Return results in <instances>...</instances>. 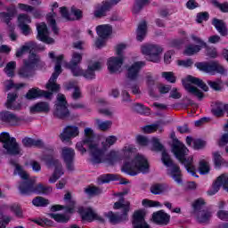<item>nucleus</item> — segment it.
Here are the masks:
<instances>
[{"label": "nucleus", "instance_id": "obj_15", "mask_svg": "<svg viewBox=\"0 0 228 228\" xmlns=\"http://www.w3.org/2000/svg\"><path fill=\"white\" fill-rule=\"evenodd\" d=\"M222 186L224 190L228 192V174H222L216 178L212 188L208 191V195L210 197L216 195V193L220 191V188H222Z\"/></svg>", "mask_w": 228, "mask_h": 228}, {"label": "nucleus", "instance_id": "obj_63", "mask_svg": "<svg viewBox=\"0 0 228 228\" xmlns=\"http://www.w3.org/2000/svg\"><path fill=\"white\" fill-rule=\"evenodd\" d=\"M192 147L195 151H200V149H204L206 147V141L196 139L193 141Z\"/></svg>", "mask_w": 228, "mask_h": 228}, {"label": "nucleus", "instance_id": "obj_60", "mask_svg": "<svg viewBox=\"0 0 228 228\" xmlns=\"http://www.w3.org/2000/svg\"><path fill=\"white\" fill-rule=\"evenodd\" d=\"M162 77H164V79H166V81H167L168 83H175V76L174 75V72H167L164 71L161 73Z\"/></svg>", "mask_w": 228, "mask_h": 228}, {"label": "nucleus", "instance_id": "obj_28", "mask_svg": "<svg viewBox=\"0 0 228 228\" xmlns=\"http://www.w3.org/2000/svg\"><path fill=\"white\" fill-rule=\"evenodd\" d=\"M19 97V94L17 92L14 93H9L7 94V101L4 103L5 108H7V110H20V103L17 102V99Z\"/></svg>", "mask_w": 228, "mask_h": 228}, {"label": "nucleus", "instance_id": "obj_42", "mask_svg": "<svg viewBox=\"0 0 228 228\" xmlns=\"http://www.w3.org/2000/svg\"><path fill=\"white\" fill-rule=\"evenodd\" d=\"M205 204L206 203L202 199L195 200L194 203L192 204L193 211L191 212V216L193 215H197V213H201V211H206V209H204Z\"/></svg>", "mask_w": 228, "mask_h": 228}, {"label": "nucleus", "instance_id": "obj_47", "mask_svg": "<svg viewBox=\"0 0 228 228\" xmlns=\"http://www.w3.org/2000/svg\"><path fill=\"white\" fill-rule=\"evenodd\" d=\"M132 110L140 115H145V113H149V108L145 107L142 103H134L132 105Z\"/></svg>", "mask_w": 228, "mask_h": 228}, {"label": "nucleus", "instance_id": "obj_32", "mask_svg": "<svg viewBox=\"0 0 228 228\" xmlns=\"http://www.w3.org/2000/svg\"><path fill=\"white\" fill-rule=\"evenodd\" d=\"M172 188L167 183H155L151 186V192L153 195H161V193H167L170 191Z\"/></svg>", "mask_w": 228, "mask_h": 228}, {"label": "nucleus", "instance_id": "obj_11", "mask_svg": "<svg viewBox=\"0 0 228 228\" xmlns=\"http://www.w3.org/2000/svg\"><path fill=\"white\" fill-rule=\"evenodd\" d=\"M38 63V56L35 53H30L28 56V60L24 61V67L20 68L18 70V75L20 77H29L33 76V70H35V67Z\"/></svg>", "mask_w": 228, "mask_h": 228}, {"label": "nucleus", "instance_id": "obj_1", "mask_svg": "<svg viewBox=\"0 0 228 228\" xmlns=\"http://www.w3.org/2000/svg\"><path fill=\"white\" fill-rule=\"evenodd\" d=\"M84 140L76 144V149L82 154L86 152V148L90 152L91 162L93 165H99V163H108V165H114L118 159V152L110 151L104 158V151L99 147V144L94 142V130L86 127L84 130Z\"/></svg>", "mask_w": 228, "mask_h": 228}, {"label": "nucleus", "instance_id": "obj_53", "mask_svg": "<svg viewBox=\"0 0 228 228\" xmlns=\"http://www.w3.org/2000/svg\"><path fill=\"white\" fill-rule=\"evenodd\" d=\"M27 86L26 84L20 83V84H15L13 83V80H8L5 83V90H12V88H15L16 90H20V88H24Z\"/></svg>", "mask_w": 228, "mask_h": 228}, {"label": "nucleus", "instance_id": "obj_54", "mask_svg": "<svg viewBox=\"0 0 228 228\" xmlns=\"http://www.w3.org/2000/svg\"><path fill=\"white\" fill-rule=\"evenodd\" d=\"M32 45V43H27L25 45L21 46L20 49L16 52V57L20 58V56H22L25 53L31 51Z\"/></svg>", "mask_w": 228, "mask_h": 228}, {"label": "nucleus", "instance_id": "obj_45", "mask_svg": "<svg viewBox=\"0 0 228 228\" xmlns=\"http://www.w3.org/2000/svg\"><path fill=\"white\" fill-rule=\"evenodd\" d=\"M17 67V62L10 61L4 68V72L8 77H13L15 76V69Z\"/></svg>", "mask_w": 228, "mask_h": 228}, {"label": "nucleus", "instance_id": "obj_31", "mask_svg": "<svg viewBox=\"0 0 228 228\" xmlns=\"http://www.w3.org/2000/svg\"><path fill=\"white\" fill-rule=\"evenodd\" d=\"M102 64L101 62H94L93 64L89 65L87 67V69L86 71H83V77L86 79H95V71L96 70H101L102 69Z\"/></svg>", "mask_w": 228, "mask_h": 228}, {"label": "nucleus", "instance_id": "obj_48", "mask_svg": "<svg viewBox=\"0 0 228 228\" xmlns=\"http://www.w3.org/2000/svg\"><path fill=\"white\" fill-rule=\"evenodd\" d=\"M111 181H117V175H115L113 174H107V175H101L98 178L99 184H104V183H110Z\"/></svg>", "mask_w": 228, "mask_h": 228}, {"label": "nucleus", "instance_id": "obj_35", "mask_svg": "<svg viewBox=\"0 0 228 228\" xmlns=\"http://www.w3.org/2000/svg\"><path fill=\"white\" fill-rule=\"evenodd\" d=\"M145 37H147V22L142 21L137 27L136 38L138 42H142Z\"/></svg>", "mask_w": 228, "mask_h": 228}, {"label": "nucleus", "instance_id": "obj_30", "mask_svg": "<svg viewBox=\"0 0 228 228\" xmlns=\"http://www.w3.org/2000/svg\"><path fill=\"white\" fill-rule=\"evenodd\" d=\"M29 111L32 115H35V113H49L51 111V106L47 102H39L30 106Z\"/></svg>", "mask_w": 228, "mask_h": 228}, {"label": "nucleus", "instance_id": "obj_59", "mask_svg": "<svg viewBox=\"0 0 228 228\" xmlns=\"http://www.w3.org/2000/svg\"><path fill=\"white\" fill-rule=\"evenodd\" d=\"M31 18L26 13H21L18 16V24H30Z\"/></svg>", "mask_w": 228, "mask_h": 228}, {"label": "nucleus", "instance_id": "obj_14", "mask_svg": "<svg viewBox=\"0 0 228 228\" xmlns=\"http://www.w3.org/2000/svg\"><path fill=\"white\" fill-rule=\"evenodd\" d=\"M61 158L63 159L67 170L74 172V159L76 158V151L72 148L63 147L61 151Z\"/></svg>", "mask_w": 228, "mask_h": 228}, {"label": "nucleus", "instance_id": "obj_21", "mask_svg": "<svg viewBox=\"0 0 228 228\" xmlns=\"http://www.w3.org/2000/svg\"><path fill=\"white\" fill-rule=\"evenodd\" d=\"M53 93L41 90L38 87H34L28 91L25 97L28 99V101H33L35 99H40L41 97H45V99H50Z\"/></svg>", "mask_w": 228, "mask_h": 228}, {"label": "nucleus", "instance_id": "obj_58", "mask_svg": "<svg viewBox=\"0 0 228 228\" xmlns=\"http://www.w3.org/2000/svg\"><path fill=\"white\" fill-rule=\"evenodd\" d=\"M70 13L74 15L75 20H81L83 19V11L77 9L76 6L71 7Z\"/></svg>", "mask_w": 228, "mask_h": 228}, {"label": "nucleus", "instance_id": "obj_51", "mask_svg": "<svg viewBox=\"0 0 228 228\" xmlns=\"http://www.w3.org/2000/svg\"><path fill=\"white\" fill-rule=\"evenodd\" d=\"M68 69L71 70V73L75 77H78L79 76H83V69L79 66V64L77 65H67Z\"/></svg>", "mask_w": 228, "mask_h": 228}, {"label": "nucleus", "instance_id": "obj_20", "mask_svg": "<svg viewBox=\"0 0 228 228\" xmlns=\"http://www.w3.org/2000/svg\"><path fill=\"white\" fill-rule=\"evenodd\" d=\"M133 228H151V225L145 222V210H137L134 213Z\"/></svg>", "mask_w": 228, "mask_h": 228}, {"label": "nucleus", "instance_id": "obj_8", "mask_svg": "<svg viewBox=\"0 0 228 228\" xmlns=\"http://www.w3.org/2000/svg\"><path fill=\"white\" fill-rule=\"evenodd\" d=\"M41 159L42 161H45L48 168H53V167H54L53 174L49 178V183L53 184V183H56V181L63 175V166L58 159H54L53 154H45Z\"/></svg>", "mask_w": 228, "mask_h": 228}, {"label": "nucleus", "instance_id": "obj_13", "mask_svg": "<svg viewBox=\"0 0 228 228\" xmlns=\"http://www.w3.org/2000/svg\"><path fill=\"white\" fill-rule=\"evenodd\" d=\"M142 53L146 56L148 61L159 63V54L163 53V49L158 45H144L142 46Z\"/></svg>", "mask_w": 228, "mask_h": 228}, {"label": "nucleus", "instance_id": "obj_23", "mask_svg": "<svg viewBox=\"0 0 228 228\" xmlns=\"http://www.w3.org/2000/svg\"><path fill=\"white\" fill-rule=\"evenodd\" d=\"M79 136V128L76 126H67L60 134L61 142H70V138Z\"/></svg>", "mask_w": 228, "mask_h": 228}, {"label": "nucleus", "instance_id": "obj_41", "mask_svg": "<svg viewBox=\"0 0 228 228\" xmlns=\"http://www.w3.org/2000/svg\"><path fill=\"white\" fill-rule=\"evenodd\" d=\"M224 103L222 102H216L212 105V113L215 115V117H222L224 115Z\"/></svg>", "mask_w": 228, "mask_h": 228}, {"label": "nucleus", "instance_id": "obj_39", "mask_svg": "<svg viewBox=\"0 0 228 228\" xmlns=\"http://www.w3.org/2000/svg\"><path fill=\"white\" fill-rule=\"evenodd\" d=\"M118 141V138L115 135H109L105 138V141L102 142V151H108L112 145H115L117 142Z\"/></svg>", "mask_w": 228, "mask_h": 228}, {"label": "nucleus", "instance_id": "obj_25", "mask_svg": "<svg viewBox=\"0 0 228 228\" xmlns=\"http://www.w3.org/2000/svg\"><path fill=\"white\" fill-rule=\"evenodd\" d=\"M0 120L1 122L6 124L7 126H17L19 120L20 119L19 118V117H17V115L8 110H5L0 112Z\"/></svg>", "mask_w": 228, "mask_h": 228}, {"label": "nucleus", "instance_id": "obj_40", "mask_svg": "<svg viewBox=\"0 0 228 228\" xmlns=\"http://www.w3.org/2000/svg\"><path fill=\"white\" fill-rule=\"evenodd\" d=\"M22 144L24 147H42L44 145V142L42 140H35L30 137H25L22 139Z\"/></svg>", "mask_w": 228, "mask_h": 228}, {"label": "nucleus", "instance_id": "obj_16", "mask_svg": "<svg viewBox=\"0 0 228 228\" xmlns=\"http://www.w3.org/2000/svg\"><path fill=\"white\" fill-rule=\"evenodd\" d=\"M64 202H66V206L53 205L51 208V211H60L61 209H65L66 213H74L76 201L72 199V194H70V192L64 195Z\"/></svg>", "mask_w": 228, "mask_h": 228}, {"label": "nucleus", "instance_id": "obj_57", "mask_svg": "<svg viewBox=\"0 0 228 228\" xmlns=\"http://www.w3.org/2000/svg\"><path fill=\"white\" fill-rule=\"evenodd\" d=\"M213 159L216 167L217 168H220L222 167V163L224 161V159L222 158V155L218 151L213 152Z\"/></svg>", "mask_w": 228, "mask_h": 228}, {"label": "nucleus", "instance_id": "obj_46", "mask_svg": "<svg viewBox=\"0 0 228 228\" xmlns=\"http://www.w3.org/2000/svg\"><path fill=\"white\" fill-rule=\"evenodd\" d=\"M32 204L37 208H45V206H49V200L38 196L32 200Z\"/></svg>", "mask_w": 228, "mask_h": 228}, {"label": "nucleus", "instance_id": "obj_7", "mask_svg": "<svg viewBox=\"0 0 228 228\" xmlns=\"http://www.w3.org/2000/svg\"><path fill=\"white\" fill-rule=\"evenodd\" d=\"M0 143H3L4 149L6 151L7 154L11 156H19L21 153L23 154L20 145L17 142L15 137L10 136V133L2 132L0 134Z\"/></svg>", "mask_w": 228, "mask_h": 228}, {"label": "nucleus", "instance_id": "obj_17", "mask_svg": "<svg viewBox=\"0 0 228 228\" xmlns=\"http://www.w3.org/2000/svg\"><path fill=\"white\" fill-rule=\"evenodd\" d=\"M37 40L44 42L45 44H54V39L49 37V29L45 22L37 24Z\"/></svg>", "mask_w": 228, "mask_h": 228}, {"label": "nucleus", "instance_id": "obj_34", "mask_svg": "<svg viewBox=\"0 0 228 228\" xmlns=\"http://www.w3.org/2000/svg\"><path fill=\"white\" fill-rule=\"evenodd\" d=\"M212 24L222 37H225V35H227V26L223 20L216 18L213 20Z\"/></svg>", "mask_w": 228, "mask_h": 228}, {"label": "nucleus", "instance_id": "obj_37", "mask_svg": "<svg viewBox=\"0 0 228 228\" xmlns=\"http://www.w3.org/2000/svg\"><path fill=\"white\" fill-rule=\"evenodd\" d=\"M184 88L189 94H191L195 97H198L199 101H202V99H204V94L199 88L193 86L191 84H184Z\"/></svg>", "mask_w": 228, "mask_h": 228}, {"label": "nucleus", "instance_id": "obj_56", "mask_svg": "<svg viewBox=\"0 0 228 228\" xmlns=\"http://www.w3.org/2000/svg\"><path fill=\"white\" fill-rule=\"evenodd\" d=\"M83 60V55L78 53H73L71 61L68 65H79L81 63V61Z\"/></svg>", "mask_w": 228, "mask_h": 228}, {"label": "nucleus", "instance_id": "obj_55", "mask_svg": "<svg viewBox=\"0 0 228 228\" xmlns=\"http://www.w3.org/2000/svg\"><path fill=\"white\" fill-rule=\"evenodd\" d=\"M199 171L201 175H206V174H209V165L205 160L200 161Z\"/></svg>", "mask_w": 228, "mask_h": 228}, {"label": "nucleus", "instance_id": "obj_26", "mask_svg": "<svg viewBox=\"0 0 228 228\" xmlns=\"http://www.w3.org/2000/svg\"><path fill=\"white\" fill-rule=\"evenodd\" d=\"M7 12H0V20L1 22H4L7 26H11V20L15 17V14L17 13V8L15 5H10L9 7H6Z\"/></svg>", "mask_w": 228, "mask_h": 228}, {"label": "nucleus", "instance_id": "obj_61", "mask_svg": "<svg viewBox=\"0 0 228 228\" xmlns=\"http://www.w3.org/2000/svg\"><path fill=\"white\" fill-rule=\"evenodd\" d=\"M85 193L86 195H89V197H92L94 195H98V193H101V190L95 186H89L85 189Z\"/></svg>", "mask_w": 228, "mask_h": 228}, {"label": "nucleus", "instance_id": "obj_9", "mask_svg": "<svg viewBox=\"0 0 228 228\" xmlns=\"http://www.w3.org/2000/svg\"><path fill=\"white\" fill-rule=\"evenodd\" d=\"M195 67L205 72L206 74H210V76H215L216 74H221V76H225L227 70L222 66L218 61H210V62H197Z\"/></svg>", "mask_w": 228, "mask_h": 228}, {"label": "nucleus", "instance_id": "obj_44", "mask_svg": "<svg viewBox=\"0 0 228 228\" xmlns=\"http://www.w3.org/2000/svg\"><path fill=\"white\" fill-rule=\"evenodd\" d=\"M95 122L100 131H109V129H111V126H113L111 120L102 121L101 119H95Z\"/></svg>", "mask_w": 228, "mask_h": 228}, {"label": "nucleus", "instance_id": "obj_64", "mask_svg": "<svg viewBox=\"0 0 228 228\" xmlns=\"http://www.w3.org/2000/svg\"><path fill=\"white\" fill-rule=\"evenodd\" d=\"M159 129V124H153L150 126H143L142 131L147 134L154 133Z\"/></svg>", "mask_w": 228, "mask_h": 228}, {"label": "nucleus", "instance_id": "obj_18", "mask_svg": "<svg viewBox=\"0 0 228 228\" xmlns=\"http://www.w3.org/2000/svg\"><path fill=\"white\" fill-rule=\"evenodd\" d=\"M126 57H110L108 60V69L110 74H117L122 70V65H124V61Z\"/></svg>", "mask_w": 228, "mask_h": 228}, {"label": "nucleus", "instance_id": "obj_5", "mask_svg": "<svg viewBox=\"0 0 228 228\" xmlns=\"http://www.w3.org/2000/svg\"><path fill=\"white\" fill-rule=\"evenodd\" d=\"M114 209H120L121 214H115L113 211L104 214V216L108 218L112 225H117V224H122V222H127L129 220L128 215L131 209V203H129V201H126L121 198L118 201L114 203Z\"/></svg>", "mask_w": 228, "mask_h": 228}, {"label": "nucleus", "instance_id": "obj_50", "mask_svg": "<svg viewBox=\"0 0 228 228\" xmlns=\"http://www.w3.org/2000/svg\"><path fill=\"white\" fill-rule=\"evenodd\" d=\"M152 147L153 151H156L157 152H162V156L164 152H167V150H165V146L159 142V139L153 138L152 139Z\"/></svg>", "mask_w": 228, "mask_h": 228}, {"label": "nucleus", "instance_id": "obj_22", "mask_svg": "<svg viewBox=\"0 0 228 228\" xmlns=\"http://www.w3.org/2000/svg\"><path fill=\"white\" fill-rule=\"evenodd\" d=\"M142 67H145L144 61H136L128 67L126 74L127 79L130 81H136L138 79V76H140V70H142Z\"/></svg>", "mask_w": 228, "mask_h": 228}, {"label": "nucleus", "instance_id": "obj_33", "mask_svg": "<svg viewBox=\"0 0 228 228\" xmlns=\"http://www.w3.org/2000/svg\"><path fill=\"white\" fill-rule=\"evenodd\" d=\"M113 28L110 25H99L96 27V33L100 38H108Z\"/></svg>", "mask_w": 228, "mask_h": 228}, {"label": "nucleus", "instance_id": "obj_6", "mask_svg": "<svg viewBox=\"0 0 228 228\" xmlns=\"http://www.w3.org/2000/svg\"><path fill=\"white\" fill-rule=\"evenodd\" d=\"M161 161L163 165L167 167V175L172 177L174 182L177 183V184H183V173H181V167L174 164V160H172V157H170L168 152L164 151L162 153Z\"/></svg>", "mask_w": 228, "mask_h": 228}, {"label": "nucleus", "instance_id": "obj_49", "mask_svg": "<svg viewBox=\"0 0 228 228\" xmlns=\"http://www.w3.org/2000/svg\"><path fill=\"white\" fill-rule=\"evenodd\" d=\"M49 216L60 224H67L70 220L69 216L61 214H49Z\"/></svg>", "mask_w": 228, "mask_h": 228}, {"label": "nucleus", "instance_id": "obj_29", "mask_svg": "<svg viewBox=\"0 0 228 228\" xmlns=\"http://www.w3.org/2000/svg\"><path fill=\"white\" fill-rule=\"evenodd\" d=\"M152 219L158 225H168V223L170 222V215L165 213L163 210H159L153 213Z\"/></svg>", "mask_w": 228, "mask_h": 228}, {"label": "nucleus", "instance_id": "obj_10", "mask_svg": "<svg viewBox=\"0 0 228 228\" xmlns=\"http://www.w3.org/2000/svg\"><path fill=\"white\" fill-rule=\"evenodd\" d=\"M53 117L65 120L70 117V111L67 108V100L65 95L59 94L57 95V102L55 103V110L53 111Z\"/></svg>", "mask_w": 228, "mask_h": 228}, {"label": "nucleus", "instance_id": "obj_12", "mask_svg": "<svg viewBox=\"0 0 228 228\" xmlns=\"http://www.w3.org/2000/svg\"><path fill=\"white\" fill-rule=\"evenodd\" d=\"M63 61V55H59L56 57V64L54 67V72L50 77L48 83L46 84L47 90L50 92H60V85L56 84V80L58 79V76L61 72V62Z\"/></svg>", "mask_w": 228, "mask_h": 228}, {"label": "nucleus", "instance_id": "obj_62", "mask_svg": "<svg viewBox=\"0 0 228 228\" xmlns=\"http://www.w3.org/2000/svg\"><path fill=\"white\" fill-rule=\"evenodd\" d=\"M127 49V45L126 44H119L116 46V53L118 55V58H126L124 56V50Z\"/></svg>", "mask_w": 228, "mask_h": 228}, {"label": "nucleus", "instance_id": "obj_43", "mask_svg": "<svg viewBox=\"0 0 228 228\" xmlns=\"http://www.w3.org/2000/svg\"><path fill=\"white\" fill-rule=\"evenodd\" d=\"M208 86L212 88L215 92H220L222 91V88H224V82L221 78H216V80H208L207 81Z\"/></svg>", "mask_w": 228, "mask_h": 228}, {"label": "nucleus", "instance_id": "obj_2", "mask_svg": "<svg viewBox=\"0 0 228 228\" xmlns=\"http://www.w3.org/2000/svg\"><path fill=\"white\" fill-rule=\"evenodd\" d=\"M10 165L15 167L14 175H20L22 182L19 185V191L21 195H32V193H37V195H47L53 191L51 186H45L42 183L35 185V181L29 179V175L22 169V167L17 164V160L11 159Z\"/></svg>", "mask_w": 228, "mask_h": 228}, {"label": "nucleus", "instance_id": "obj_3", "mask_svg": "<svg viewBox=\"0 0 228 228\" xmlns=\"http://www.w3.org/2000/svg\"><path fill=\"white\" fill-rule=\"evenodd\" d=\"M172 151L176 159L185 167L188 174H191V175H193L194 177H199L196 175L195 166H193V157L186 158L189 151L181 141H178L177 139L173 140Z\"/></svg>", "mask_w": 228, "mask_h": 228}, {"label": "nucleus", "instance_id": "obj_52", "mask_svg": "<svg viewBox=\"0 0 228 228\" xmlns=\"http://www.w3.org/2000/svg\"><path fill=\"white\" fill-rule=\"evenodd\" d=\"M210 3H212L216 8H218V10L223 13H228V2L220 4L218 0H210Z\"/></svg>", "mask_w": 228, "mask_h": 228}, {"label": "nucleus", "instance_id": "obj_24", "mask_svg": "<svg viewBox=\"0 0 228 228\" xmlns=\"http://www.w3.org/2000/svg\"><path fill=\"white\" fill-rule=\"evenodd\" d=\"M191 38L196 42V44H200V45H188L185 49V54L187 56H193V54H197V53L200 51L201 47H206V43H204V41H202V39L200 37H197V36H191Z\"/></svg>", "mask_w": 228, "mask_h": 228}, {"label": "nucleus", "instance_id": "obj_27", "mask_svg": "<svg viewBox=\"0 0 228 228\" xmlns=\"http://www.w3.org/2000/svg\"><path fill=\"white\" fill-rule=\"evenodd\" d=\"M111 10V4L110 2H102V4L96 5L94 16L96 19H102V17H106V13Z\"/></svg>", "mask_w": 228, "mask_h": 228}, {"label": "nucleus", "instance_id": "obj_38", "mask_svg": "<svg viewBox=\"0 0 228 228\" xmlns=\"http://www.w3.org/2000/svg\"><path fill=\"white\" fill-rule=\"evenodd\" d=\"M187 81L189 83H192V85H196V86H199V88H201V90H203L204 92H208L209 90V87L208 86V85H206V83H204V81H202V79L200 78L188 76Z\"/></svg>", "mask_w": 228, "mask_h": 228}, {"label": "nucleus", "instance_id": "obj_19", "mask_svg": "<svg viewBox=\"0 0 228 228\" xmlns=\"http://www.w3.org/2000/svg\"><path fill=\"white\" fill-rule=\"evenodd\" d=\"M78 213L82 217V220H86V222H92L94 220H98V222H104V219L98 216L94 209L91 208H85L83 207L78 208Z\"/></svg>", "mask_w": 228, "mask_h": 228}, {"label": "nucleus", "instance_id": "obj_4", "mask_svg": "<svg viewBox=\"0 0 228 228\" xmlns=\"http://www.w3.org/2000/svg\"><path fill=\"white\" fill-rule=\"evenodd\" d=\"M122 172L133 177L138 174H149V161L143 155L137 154L134 160L125 162Z\"/></svg>", "mask_w": 228, "mask_h": 228}, {"label": "nucleus", "instance_id": "obj_36", "mask_svg": "<svg viewBox=\"0 0 228 228\" xmlns=\"http://www.w3.org/2000/svg\"><path fill=\"white\" fill-rule=\"evenodd\" d=\"M199 224H208L211 218V212L208 210H203L192 216Z\"/></svg>", "mask_w": 228, "mask_h": 228}]
</instances>
